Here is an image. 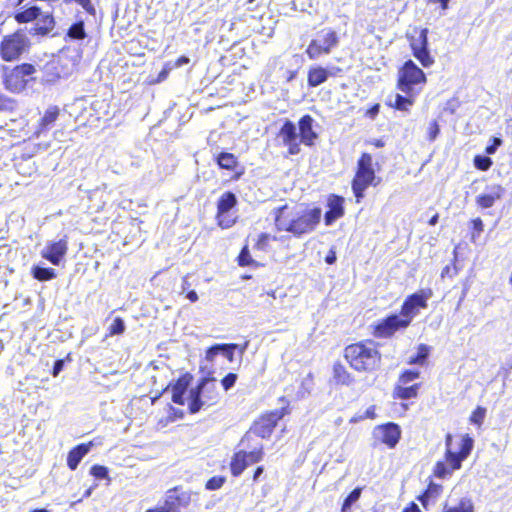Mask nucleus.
<instances>
[{
    "label": "nucleus",
    "mask_w": 512,
    "mask_h": 512,
    "mask_svg": "<svg viewBox=\"0 0 512 512\" xmlns=\"http://www.w3.org/2000/svg\"><path fill=\"white\" fill-rule=\"evenodd\" d=\"M429 355V347L425 344H421L418 347L416 356H412L409 359V364H423Z\"/></svg>",
    "instance_id": "e433bc0d"
},
{
    "label": "nucleus",
    "mask_w": 512,
    "mask_h": 512,
    "mask_svg": "<svg viewBox=\"0 0 512 512\" xmlns=\"http://www.w3.org/2000/svg\"><path fill=\"white\" fill-rule=\"evenodd\" d=\"M344 356L357 371H373L381 362V355L373 341L351 344L345 348Z\"/></svg>",
    "instance_id": "f03ea898"
},
{
    "label": "nucleus",
    "mask_w": 512,
    "mask_h": 512,
    "mask_svg": "<svg viewBox=\"0 0 512 512\" xmlns=\"http://www.w3.org/2000/svg\"><path fill=\"white\" fill-rule=\"evenodd\" d=\"M431 296V289L421 290L420 292L410 295L404 301L400 314L404 319L408 320L410 324L413 318L419 313V310L427 307V300L431 298Z\"/></svg>",
    "instance_id": "9d476101"
},
{
    "label": "nucleus",
    "mask_w": 512,
    "mask_h": 512,
    "mask_svg": "<svg viewBox=\"0 0 512 512\" xmlns=\"http://www.w3.org/2000/svg\"><path fill=\"white\" fill-rule=\"evenodd\" d=\"M124 331H125V323H124V321L120 317L115 318L113 320V322L111 323V325L109 326V334L111 336H113V335H120Z\"/></svg>",
    "instance_id": "a19ab883"
},
{
    "label": "nucleus",
    "mask_w": 512,
    "mask_h": 512,
    "mask_svg": "<svg viewBox=\"0 0 512 512\" xmlns=\"http://www.w3.org/2000/svg\"><path fill=\"white\" fill-rule=\"evenodd\" d=\"M189 386V379L184 376L177 380V382L172 386V401L176 404L183 405L185 403L184 395Z\"/></svg>",
    "instance_id": "a878e982"
},
{
    "label": "nucleus",
    "mask_w": 512,
    "mask_h": 512,
    "mask_svg": "<svg viewBox=\"0 0 512 512\" xmlns=\"http://www.w3.org/2000/svg\"><path fill=\"white\" fill-rule=\"evenodd\" d=\"M237 380V375L235 373H229L227 374L221 381V384L224 388V390H229L232 388Z\"/></svg>",
    "instance_id": "09e8293b"
},
{
    "label": "nucleus",
    "mask_w": 512,
    "mask_h": 512,
    "mask_svg": "<svg viewBox=\"0 0 512 512\" xmlns=\"http://www.w3.org/2000/svg\"><path fill=\"white\" fill-rule=\"evenodd\" d=\"M473 443V439L468 434H465L461 439L457 451H454L453 448L446 449L445 459L448 466L451 467V470L461 468L462 461L471 453Z\"/></svg>",
    "instance_id": "9b49d317"
},
{
    "label": "nucleus",
    "mask_w": 512,
    "mask_h": 512,
    "mask_svg": "<svg viewBox=\"0 0 512 512\" xmlns=\"http://www.w3.org/2000/svg\"><path fill=\"white\" fill-rule=\"evenodd\" d=\"M190 61V59L186 56H181L180 58L177 59L176 63H175V66L176 67H181L185 64H188Z\"/></svg>",
    "instance_id": "680f3d73"
},
{
    "label": "nucleus",
    "mask_w": 512,
    "mask_h": 512,
    "mask_svg": "<svg viewBox=\"0 0 512 512\" xmlns=\"http://www.w3.org/2000/svg\"><path fill=\"white\" fill-rule=\"evenodd\" d=\"M373 159L368 153H363L358 160L357 171L352 181V190L359 203L364 197V191L373 184L375 172L372 167Z\"/></svg>",
    "instance_id": "39448f33"
},
{
    "label": "nucleus",
    "mask_w": 512,
    "mask_h": 512,
    "mask_svg": "<svg viewBox=\"0 0 512 512\" xmlns=\"http://www.w3.org/2000/svg\"><path fill=\"white\" fill-rule=\"evenodd\" d=\"M362 489L361 488H355L344 500L341 511L347 512L352 504H354L361 496Z\"/></svg>",
    "instance_id": "4c0bfd02"
},
{
    "label": "nucleus",
    "mask_w": 512,
    "mask_h": 512,
    "mask_svg": "<svg viewBox=\"0 0 512 512\" xmlns=\"http://www.w3.org/2000/svg\"><path fill=\"white\" fill-rule=\"evenodd\" d=\"M378 112H379V104H376L367 111V115L370 116L371 118H374L378 114Z\"/></svg>",
    "instance_id": "e2e57ef3"
},
{
    "label": "nucleus",
    "mask_w": 512,
    "mask_h": 512,
    "mask_svg": "<svg viewBox=\"0 0 512 512\" xmlns=\"http://www.w3.org/2000/svg\"><path fill=\"white\" fill-rule=\"evenodd\" d=\"M63 367H64V361L63 360L55 361L54 366H53L52 375L54 377L58 376L59 373L62 371Z\"/></svg>",
    "instance_id": "4d7b16f0"
},
{
    "label": "nucleus",
    "mask_w": 512,
    "mask_h": 512,
    "mask_svg": "<svg viewBox=\"0 0 512 512\" xmlns=\"http://www.w3.org/2000/svg\"><path fill=\"white\" fill-rule=\"evenodd\" d=\"M336 259H337V257H336V252H335L334 250H332V249H331V250L328 252V254L326 255V257H325V261H326V263H328V264H333V263H335Z\"/></svg>",
    "instance_id": "052dcab7"
},
{
    "label": "nucleus",
    "mask_w": 512,
    "mask_h": 512,
    "mask_svg": "<svg viewBox=\"0 0 512 512\" xmlns=\"http://www.w3.org/2000/svg\"><path fill=\"white\" fill-rule=\"evenodd\" d=\"M282 417L283 413L278 410L265 414L255 421L252 431L261 438L269 437Z\"/></svg>",
    "instance_id": "2eb2a0df"
},
{
    "label": "nucleus",
    "mask_w": 512,
    "mask_h": 512,
    "mask_svg": "<svg viewBox=\"0 0 512 512\" xmlns=\"http://www.w3.org/2000/svg\"><path fill=\"white\" fill-rule=\"evenodd\" d=\"M219 394L214 379H203L196 388L189 391L188 407L191 413H197L203 406L217 402Z\"/></svg>",
    "instance_id": "20e7f679"
},
{
    "label": "nucleus",
    "mask_w": 512,
    "mask_h": 512,
    "mask_svg": "<svg viewBox=\"0 0 512 512\" xmlns=\"http://www.w3.org/2000/svg\"><path fill=\"white\" fill-rule=\"evenodd\" d=\"M189 496L185 492L169 490L163 503L159 504L167 512H183L189 504Z\"/></svg>",
    "instance_id": "f3484780"
},
{
    "label": "nucleus",
    "mask_w": 512,
    "mask_h": 512,
    "mask_svg": "<svg viewBox=\"0 0 512 512\" xmlns=\"http://www.w3.org/2000/svg\"><path fill=\"white\" fill-rule=\"evenodd\" d=\"M87 36L84 22L78 21L70 26L67 31V37L71 40H82Z\"/></svg>",
    "instance_id": "72a5a7b5"
},
{
    "label": "nucleus",
    "mask_w": 512,
    "mask_h": 512,
    "mask_svg": "<svg viewBox=\"0 0 512 512\" xmlns=\"http://www.w3.org/2000/svg\"><path fill=\"white\" fill-rule=\"evenodd\" d=\"M221 352V344H216L212 347H210L207 351H206V360L207 361H214L215 357Z\"/></svg>",
    "instance_id": "864d4df0"
},
{
    "label": "nucleus",
    "mask_w": 512,
    "mask_h": 512,
    "mask_svg": "<svg viewBox=\"0 0 512 512\" xmlns=\"http://www.w3.org/2000/svg\"><path fill=\"white\" fill-rule=\"evenodd\" d=\"M252 240L255 241L253 246L255 249L259 251H268L270 242L276 241L277 238L276 236H272L268 233H261L257 236V239L252 238Z\"/></svg>",
    "instance_id": "f704fd0d"
},
{
    "label": "nucleus",
    "mask_w": 512,
    "mask_h": 512,
    "mask_svg": "<svg viewBox=\"0 0 512 512\" xmlns=\"http://www.w3.org/2000/svg\"><path fill=\"white\" fill-rule=\"evenodd\" d=\"M418 388H419L418 384L406 386V385L398 382V384L396 385V387L394 389V395H395V397L404 399V400L415 398L417 396Z\"/></svg>",
    "instance_id": "7c9ffc66"
},
{
    "label": "nucleus",
    "mask_w": 512,
    "mask_h": 512,
    "mask_svg": "<svg viewBox=\"0 0 512 512\" xmlns=\"http://www.w3.org/2000/svg\"><path fill=\"white\" fill-rule=\"evenodd\" d=\"M431 3H440L443 10L447 9L450 0H429Z\"/></svg>",
    "instance_id": "338daca9"
},
{
    "label": "nucleus",
    "mask_w": 512,
    "mask_h": 512,
    "mask_svg": "<svg viewBox=\"0 0 512 512\" xmlns=\"http://www.w3.org/2000/svg\"><path fill=\"white\" fill-rule=\"evenodd\" d=\"M217 162L221 168L231 170L236 166L237 160L233 154L223 152L218 156Z\"/></svg>",
    "instance_id": "c9c22d12"
},
{
    "label": "nucleus",
    "mask_w": 512,
    "mask_h": 512,
    "mask_svg": "<svg viewBox=\"0 0 512 512\" xmlns=\"http://www.w3.org/2000/svg\"><path fill=\"white\" fill-rule=\"evenodd\" d=\"M246 456H247V460L249 461V465H250V464H254V463L261 461L262 457H263V452H262V449L254 450L251 452H246Z\"/></svg>",
    "instance_id": "3c124183"
},
{
    "label": "nucleus",
    "mask_w": 512,
    "mask_h": 512,
    "mask_svg": "<svg viewBox=\"0 0 512 512\" xmlns=\"http://www.w3.org/2000/svg\"><path fill=\"white\" fill-rule=\"evenodd\" d=\"M472 224H473V228H474V230H475L478 234H480V233L483 231V227H484V225H483V222H482V220H481L480 218H476V219H474V220L472 221Z\"/></svg>",
    "instance_id": "bf43d9fd"
},
{
    "label": "nucleus",
    "mask_w": 512,
    "mask_h": 512,
    "mask_svg": "<svg viewBox=\"0 0 512 512\" xmlns=\"http://www.w3.org/2000/svg\"><path fill=\"white\" fill-rule=\"evenodd\" d=\"M503 189L500 186H491L486 193L480 194L476 198V203L481 208H490L502 195Z\"/></svg>",
    "instance_id": "5701e85b"
},
{
    "label": "nucleus",
    "mask_w": 512,
    "mask_h": 512,
    "mask_svg": "<svg viewBox=\"0 0 512 512\" xmlns=\"http://www.w3.org/2000/svg\"><path fill=\"white\" fill-rule=\"evenodd\" d=\"M238 262H239L240 266H247L251 263L250 253H249L247 246H245L242 249V251L238 257Z\"/></svg>",
    "instance_id": "603ef678"
},
{
    "label": "nucleus",
    "mask_w": 512,
    "mask_h": 512,
    "mask_svg": "<svg viewBox=\"0 0 512 512\" xmlns=\"http://www.w3.org/2000/svg\"><path fill=\"white\" fill-rule=\"evenodd\" d=\"M236 196L231 192L224 193L219 201H218V223L223 228H228L231 226V221L225 222L223 219V216L225 213H227L231 208H233L236 204Z\"/></svg>",
    "instance_id": "412c9836"
},
{
    "label": "nucleus",
    "mask_w": 512,
    "mask_h": 512,
    "mask_svg": "<svg viewBox=\"0 0 512 512\" xmlns=\"http://www.w3.org/2000/svg\"><path fill=\"white\" fill-rule=\"evenodd\" d=\"M328 78V71L322 67L312 68L308 72V84L317 87L324 83Z\"/></svg>",
    "instance_id": "c756f323"
},
{
    "label": "nucleus",
    "mask_w": 512,
    "mask_h": 512,
    "mask_svg": "<svg viewBox=\"0 0 512 512\" xmlns=\"http://www.w3.org/2000/svg\"><path fill=\"white\" fill-rule=\"evenodd\" d=\"M408 320L404 319L401 314H392L385 319L380 320L374 330L376 337L386 338L392 336L396 331L405 329L409 326Z\"/></svg>",
    "instance_id": "ddd939ff"
},
{
    "label": "nucleus",
    "mask_w": 512,
    "mask_h": 512,
    "mask_svg": "<svg viewBox=\"0 0 512 512\" xmlns=\"http://www.w3.org/2000/svg\"><path fill=\"white\" fill-rule=\"evenodd\" d=\"M224 484V478L222 477H212L206 483V488L208 490H217L222 487Z\"/></svg>",
    "instance_id": "8fccbe9b"
},
{
    "label": "nucleus",
    "mask_w": 512,
    "mask_h": 512,
    "mask_svg": "<svg viewBox=\"0 0 512 512\" xmlns=\"http://www.w3.org/2000/svg\"><path fill=\"white\" fill-rule=\"evenodd\" d=\"M30 41L23 30H18L3 38L0 44V55L5 61L17 60L28 50Z\"/></svg>",
    "instance_id": "423d86ee"
},
{
    "label": "nucleus",
    "mask_w": 512,
    "mask_h": 512,
    "mask_svg": "<svg viewBox=\"0 0 512 512\" xmlns=\"http://www.w3.org/2000/svg\"><path fill=\"white\" fill-rule=\"evenodd\" d=\"M333 374H334V380L338 384L350 385L353 382V378H352L351 374L340 363L334 364Z\"/></svg>",
    "instance_id": "2f4dec72"
},
{
    "label": "nucleus",
    "mask_w": 512,
    "mask_h": 512,
    "mask_svg": "<svg viewBox=\"0 0 512 512\" xmlns=\"http://www.w3.org/2000/svg\"><path fill=\"white\" fill-rule=\"evenodd\" d=\"M35 72V67L28 63L18 65L11 70L5 71V88L12 93L22 92L26 88L28 82L33 80Z\"/></svg>",
    "instance_id": "0eeeda50"
},
{
    "label": "nucleus",
    "mask_w": 512,
    "mask_h": 512,
    "mask_svg": "<svg viewBox=\"0 0 512 512\" xmlns=\"http://www.w3.org/2000/svg\"><path fill=\"white\" fill-rule=\"evenodd\" d=\"M419 378V372L414 370H406L399 377L398 382L404 385H408L412 381Z\"/></svg>",
    "instance_id": "37998d69"
},
{
    "label": "nucleus",
    "mask_w": 512,
    "mask_h": 512,
    "mask_svg": "<svg viewBox=\"0 0 512 512\" xmlns=\"http://www.w3.org/2000/svg\"><path fill=\"white\" fill-rule=\"evenodd\" d=\"M313 118L310 115H304L299 120V137L300 143L306 146L314 145L318 134L313 130Z\"/></svg>",
    "instance_id": "a211bd4d"
},
{
    "label": "nucleus",
    "mask_w": 512,
    "mask_h": 512,
    "mask_svg": "<svg viewBox=\"0 0 512 512\" xmlns=\"http://www.w3.org/2000/svg\"><path fill=\"white\" fill-rule=\"evenodd\" d=\"M440 486L435 484H430L428 489L418 497L419 501L426 506L427 502L430 498L436 497L439 494Z\"/></svg>",
    "instance_id": "58836bf2"
},
{
    "label": "nucleus",
    "mask_w": 512,
    "mask_h": 512,
    "mask_svg": "<svg viewBox=\"0 0 512 512\" xmlns=\"http://www.w3.org/2000/svg\"><path fill=\"white\" fill-rule=\"evenodd\" d=\"M485 415H486V409L483 408V407H477L471 414L470 416V422L472 424H475L477 426H480L484 419H485Z\"/></svg>",
    "instance_id": "79ce46f5"
},
{
    "label": "nucleus",
    "mask_w": 512,
    "mask_h": 512,
    "mask_svg": "<svg viewBox=\"0 0 512 512\" xmlns=\"http://www.w3.org/2000/svg\"><path fill=\"white\" fill-rule=\"evenodd\" d=\"M373 434L377 440L386 444L389 448H394L399 442L401 430L397 424L387 423L377 426Z\"/></svg>",
    "instance_id": "dca6fc26"
},
{
    "label": "nucleus",
    "mask_w": 512,
    "mask_h": 512,
    "mask_svg": "<svg viewBox=\"0 0 512 512\" xmlns=\"http://www.w3.org/2000/svg\"><path fill=\"white\" fill-rule=\"evenodd\" d=\"M90 473L97 479H105L108 477V469L102 465L92 466Z\"/></svg>",
    "instance_id": "a18cd8bd"
},
{
    "label": "nucleus",
    "mask_w": 512,
    "mask_h": 512,
    "mask_svg": "<svg viewBox=\"0 0 512 512\" xmlns=\"http://www.w3.org/2000/svg\"><path fill=\"white\" fill-rule=\"evenodd\" d=\"M248 465L249 461L247 460L245 451L235 453L230 464L232 475L236 477L239 476Z\"/></svg>",
    "instance_id": "cd10ccee"
},
{
    "label": "nucleus",
    "mask_w": 512,
    "mask_h": 512,
    "mask_svg": "<svg viewBox=\"0 0 512 512\" xmlns=\"http://www.w3.org/2000/svg\"><path fill=\"white\" fill-rule=\"evenodd\" d=\"M13 105L12 100L0 95V110L11 109Z\"/></svg>",
    "instance_id": "6e6d98bb"
},
{
    "label": "nucleus",
    "mask_w": 512,
    "mask_h": 512,
    "mask_svg": "<svg viewBox=\"0 0 512 512\" xmlns=\"http://www.w3.org/2000/svg\"><path fill=\"white\" fill-rule=\"evenodd\" d=\"M454 470H451V467L448 466L447 463L437 462L434 467V475L437 478H446L452 474Z\"/></svg>",
    "instance_id": "ea45409f"
},
{
    "label": "nucleus",
    "mask_w": 512,
    "mask_h": 512,
    "mask_svg": "<svg viewBox=\"0 0 512 512\" xmlns=\"http://www.w3.org/2000/svg\"><path fill=\"white\" fill-rule=\"evenodd\" d=\"M402 512H421L417 504L411 503L409 507L405 508Z\"/></svg>",
    "instance_id": "0e129e2a"
},
{
    "label": "nucleus",
    "mask_w": 512,
    "mask_h": 512,
    "mask_svg": "<svg viewBox=\"0 0 512 512\" xmlns=\"http://www.w3.org/2000/svg\"><path fill=\"white\" fill-rule=\"evenodd\" d=\"M338 44V36L331 29L322 30L317 38L309 44L306 53L310 59H317L322 54H329Z\"/></svg>",
    "instance_id": "6e6552de"
},
{
    "label": "nucleus",
    "mask_w": 512,
    "mask_h": 512,
    "mask_svg": "<svg viewBox=\"0 0 512 512\" xmlns=\"http://www.w3.org/2000/svg\"><path fill=\"white\" fill-rule=\"evenodd\" d=\"M91 443L80 444L74 447L67 456V465L71 470H75L80 461L89 453Z\"/></svg>",
    "instance_id": "b1692460"
},
{
    "label": "nucleus",
    "mask_w": 512,
    "mask_h": 512,
    "mask_svg": "<svg viewBox=\"0 0 512 512\" xmlns=\"http://www.w3.org/2000/svg\"><path fill=\"white\" fill-rule=\"evenodd\" d=\"M278 136L282 140V144L287 147L290 155H296L300 152V142L297 140V128L292 121L286 120L284 122Z\"/></svg>",
    "instance_id": "4468645a"
},
{
    "label": "nucleus",
    "mask_w": 512,
    "mask_h": 512,
    "mask_svg": "<svg viewBox=\"0 0 512 512\" xmlns=\"http://www.w3.org/2000/svg\"><path fill=\"white\" fill-rule=\"evenodd\" d=\"M55 27V20L52 11H40V16L36 19L35 26L31 28L33 35H47Z\"/></svg>",
    "instance_id": "6ab92c4d"
},
{
    "label": "nucleus",
    "mask_w": 512,
    "mask_h": 512,
    "mask_svg": "<svg viewBox=\"0 0 512 512\" xmlns=\"http://www.w3.org/2000/svg\"><path fill=\"white\" fill-rule=\"evenodd\" d=\"M501 144H502L501 139H499V138H494V144H492V146H488V147L486 148V152H487L488 154H493V153H495V151H496L497 147H498V146H500Z\"/></svg>",
    "instance_id": "13d9d810"
},
{
    "label": "nucleus",
    "mask_w": 512,
    "mask_h": 512,
    "mask_svg": "<svg viewBox=\"0 0 512 512\" xmlns=\"http://www.w3.org/2000/svg\"><path fill=\"white\" fill-rule=\"evenodd\" d=\"M418 94H396L394 99H390L389 105L400 111H408L413 105L415 97Z\"/></svg>",
    "instance_id": "bb28decb"
},
{
    "label": "nucleus",
    "mask_w": 512,
    "mask_h": 512,
    "mask_svg": "<svg viewBox=\"0 0 512 512\" xmlns=\"http://www.w3.org/2000/svg\"><path fill=\"white\" fill-rule=\"evenodd\" d=\"M238 344H221V354L228 359L229 362L233 361L234 350Z\"/></svg>",
    "instance_id": "49530a36"
},
{
    "label": "nucleus",
    "mask_w": 512,
    "mask_h": 512,
    "mask_svg": "<svg viewBox=\"0 0 512 512\" xmlns=\"http://www.w3.org/2000/svg\"><path fill=\"white\" fill-rule=\"evenodd\" d=\"M248 344H249V342H248V341H246V342H245L244 344H242V345L238 344V347H236V348H235V350H236V349H237V350H239V353H240V355L242 356V355L245 353V351H246V349H247V347H248Z\"/></svg>",
    "instance_id": "774afa93"
},
{
    "label": "nucleus",
    "mask_w": 512,
    "mask_h": 512,
    "mask_svg": "<svg viewBox=\"0 0 512 512\" xmlns=\"http://www.w3.org/2000/svg\"><path fill=\"white\" fill-rule=\"evenodd\" d=\"M32 275L39 281H48L56 278V272L53 268H46L40 266H34L32 268Z\"/></svg>",
    "instance_id": "473e14b6"
},
{
    "label": "nucleus",
    "mask_w": 512,
    "mask_h": 512,
    "mask_svg": "<svg viewBox=\"0 0 512 512\" xmlns=\"http://www.w3.org/2000/svg\"><path fill=\"white\" fill-rule=\"evenodd\" d=\"M320 208H308L304 205L279 208L275 216V225L279 231L292 233L296 237L312 232L321 219Z\"/></svg>",
    "instance_id": "f257e3e1"
},
{
    "label": "nucleus",
    "mask_w": 512,
    "mask_h": 512,
    "mask_svg": "<svg viewBox=\"0 0 512 512\" xmlns=\"http://www.w3.org/2000/svg\"><path fill=\"white\" fill-rule=\"evenodd\" d=\"M428 29H414V34L410 36V46L414 57L424 67H430L434 64V58L428 50Z\"/></svg>",
    "instance_id": "1a4fd4ad"
},
{
    "label": "nucleus",
    "mask_w": 512,
    "mask_h": 512,
    "mask_svg": "<svg viewBox=\"0 0 512 512\" xmlns=\"http://www.w3.org/2000/svg\"><path fill=\"white\" fill-rule=\"evenodd\" d=\"M474 164L478 169L486 171L492 165V161L489 157L486 156H476L474 158Z\"/></svg>",
    "instance_id": "c03bdc74"
},
{
    "label": "nucleus",
    "mask_w": 512,
    "mask_h": 512,
    "mask_svg": "<svg viewBox=\"0 0 512 512\" xmlns=\"http://www.w3.org/2000/svg\"><path fill=\"white\" fill-rule=\"evenodd\" d=\"M41 8L38 6H31L22 11H19L15 15V20L18 23H28L32 21H36L40 16Z\"/></svg>",
    "instance_id": "c85d7f7f"
},
{
    "label": "nucleus",
    "mask_w": 512,
    "mask_h": 512,
    "mask_svg": "<svg viewBox=\"0 0 512 512\" xmlns=\"http://www.w3.org/2000/svg\"><path fill=\"white\" fill-rule=\"evenodd\" d=\"M344 198L331 195L328 199V208L329 210L326 212L324 216L325 224L327 226L331 225L335 220L342 217L344 215Z\"/></svg>",
    "instance_id": "aec40b11"
},
{
    "label": "nucleus",
    "mask_w": 512,
    "mask_h": 512,
    "mask_svg": "<svg viewBox=\"0 0 512 512\" xmlns=\"http://www.w3.org/2000/svg\"><path fill=\"white\" fill-rule=\"evenodd\" d=\"M67 251L68 240L67 237H63L59 240L47 241L40 254L42 258L48 260L51 264L58 266L64 260Z\"/></svg>",
    "instance_id": "f8f14e48"
},
{
    "label": "nucleus",
    "mask_w": 512,
    "mask_h": 512,
    "mask_svg": "<svg viewBox=\"0 0 512 512\" xmlns=\"http://www.w3.org/2000/svg\"><path fill=\"white\" fill-rule=\"evenodd\" d=\"M60 115V108L58 106H49L39 121V129L37 134L42 133L54 124Z\"/></svg>",
    "instance_id": "393cba45"
},
{
    "label": "nucleus",
    "mask_w": 512,
    "mask_h": 512,
    "mask_svg": "<svg viewBox=\"0 0 512 512\" xmlns=\"http://www.w3.org/2000/svg\"><path fill=\"white\" fill-rule=\"evenodd\" d=\"M64 2L67 4L75 2L79 4L89 14L93 15L95 13V8L92 5L91 0H64Z\"/></svg>",
    "instance_id": "de8ad7c7"
},
{
    "label": "nucleus",
    "mask_w": 512,
    "mask_h": 512,
    "mask_svg": "<svg viewBox=\"0 0 512 512\" xmlns=\"http://www.w3.org/2000/svg\"><path fill=\"white\" fill-rule=\"evenodd\" d=\"M425 83V73L412 60L406 61L398 72L397 88L403 94H419Z\"/></svg>",
    "instance_id": "7ed1b4c3"
},
{
    "label": "nucleus",
    "mask_w": 512,
    "mask_h": 512,
    "mask_svg": "<svg viewBox=\"0 0 512 512\" xmlns=\"http://www.w3.org/2000/svg\"><path fill=\"white\" fill-rule=\"evenodd\" d=\"M186 297H187L191 302H196V301L198 300V295H197V293H196L194 290L189 291V292L186 294Z\"/></svg>",
    "instance_id": "69168bd1"
},
{
    "label": "nucleus",
    "mask_w": 512,
    "mask_h": 512,
    "mask_svg": "<svg viewBox=\"0 0 512 512\" xmlns=\"http://www.w3.org/2000/svg\"><path fill=\"white\" fill-rule=\"evenodd\" d=\"M443 512H474V505L468 497H462L458 502H455L451 495L444 504Z\"/></svg>",
    "instance_id": "4be33fe9"
},
{
    "label": "nucleus",
    "mask_w": 512,
    "mask_h": 512,
    "mask_svg": "<svg viewBox=\"0 0 512 512\" xmlns=\"http://www.w3.org/2000/svg\"><path fill=\"white\" fill-rule=\"evenodd\" d=\"M439 125L437 124L436 121H433L430 123L429 127H428V138L430 141H434L438 134H439Z\"/></svg>",
    "instance_id": "5fc2aeb1"
}]
</instances>
